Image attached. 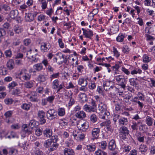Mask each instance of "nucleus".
I'll list each match as a JSON object with an SVG mask.
<instances>
[{
	"label": "nucleus",
	"mask_w": 155,
	"mask_h": 155,
	"mask_svg": "<svg viewBox=\"0 0 155 155\" xmlns=\"http://www.w3.org/2000/svg\"><path fill=\"white\" fill-rule=\"evenodd\" d=\"M44 147L46 148H49L50 151H52L55 150L58 147V144L54 143L52 142V140L48 139L46 140L43 144Z\"/></svg>",
	"instance_id": "1"
},
{
	"label": "nucleus",
	"mask_w": 155,
	"mask_h": 155,
	"mask_svg": "<svg viewBox=\"0 0 155 155\" xmlns=\"http://www.w3.org/2000/svg\"><path fill=\"white\" fill-rule=\"evenodd\" d=\"M114 78L118 84L124 89L126 87L125 84L127 81L124 76L121 74L115 76Z\"/></svg>",
	"instance_id": "2"
},
{
	"label": "nucleus",
	"mask_w": 155,
	"mask_h": 155,
	"mask_svg": "<svg viewBox=\"0 0 155 155\" xmlns=\"http://www.w3.org/2000/svg\"><path fill=\"white\" fill-rule=\"evenodd\" d=\"M46 116L48 120H51L57 119L58 117L57 112L54 109L49 110L47 112Z\"/></svg>",
	"instance_id": "3"
},
{
	"label": "nucleus",
	"mask_w": 155,
	"mask_h": 155,
	"mask_svg": "<svg viewBox=\"0 0 155 155\" xmlns=\"http://www.w3.org/2000/svg\"><path fill=\"white\" fill-rule=\"evenodd\" d=\"M26 71V70L25 69H22L18 74V75H21L20 79L22 81L29 80L31 77V75L29 74L23 72V71L25 72Z\"/></svg>",
	"instance_id": "4"
},
{
	"label": "nucleus",
	"mask_w": 155,
	"mask_h": 155,
	"mask_svg": "<svg viewBox=\"0 0 155 155\" xmlns=\"http://www.w3.org/2000/svg\"><path fill=\"white\" fill-rule=\"evenodd\" d=\"M52 87L53 89H58L57 92L63 88L64 86L63 83L59 84V81L57 79L54 80L52 82Z\"/></svg>",
	"instance_id": "5"
},
{
	"label": "nucleus",
	"mask_w": 155,
	"mask_h": 155,
	"mask_svg": "<svg viewBox=\"0 0 155 155\" xmlns=\"http://www.w3.org/2000/svg\"><path fill=\"white\" fill-rule=\"evenodd\" d=\"M38 116L40 123L43 124L46 122L45 119V113L43 110H39L38 113Z\"/></svg>",
	"instance_id": "6"
},
{
	"label": "nucleus",
	"mask_w": 155,
	"mask_h": 155,
	"mask_svg": "<svg viewBox=\"0 0 155 155\" xmlns=\"http://www.w3.org/2000/svg\"><path fill=\"white\" fill-rule=\"evenodd\" d=\"M120 132V135H123L122 136V138L125 139L126 138V136L129 134V131L127 128L124 126H122L120 127L119 130Z\"/></svg>",
	"instance_id": "7"
},
{
	"label": "nucleus",
	"mask_w": 155,
	"mask_h": 155,
	"mask_svg": "<svg viewBox=\"0 0 155 155\" xmlns=\"http://www.w3.org/2000/svg\"><path fill=\"white\" fill-rule=\"evenodd\" d=\"M32 130H31V129L28 127L26 125L25 126L23 127L21 131V137L23 138L25 137L26 135H29L32 133Z\"/></svg>",
	"instance_id": "8"
},
{
	"label": "nucleus",
	"mask_w": 155,
	"mask_h": 155,
	"mask_svg": "<svg viewBox=\"0 0 155 155\" xmlns=\"http://www.w3.org/2000/svg\"><path fill=\"white\" fill-rule=\"evenodd\" d=\"M49 44V43H47L44 42L41 43L40 49L42 52H45L48 51L50 48Z\"/></svg>",
	"instance_id": "9"
},
{
	"label": "nucleus",
	"mask_w": 155,
	"mask_h": 155,
	"mask_svg": "<svg viewBox=\"0 0 155 155\" xmlns=\"http://www.w3.org/2000/svg\"><path fill=\"white\" fill-rule=\"evenodd\" d=\"M111 83V81H107L104 82L103 83V86L104 89L106 91H108V90L111 91V89H114L117 90L116 87L112 86H110V84Z\"/></svg>",
	"instance_id": "10"
},
{
	"label": "nucleus",
	"mask_w": 155,
	"mask_h": 155,
	"mask_svg": "<svg viewBox=\"0 0 155 155\" xmlns=\"http://www.w3.org/2000/svg\"><path fill=\"white\" fill-rule=\"evenodd\" d=\"M43 134L44 137L47 138H50L52 135V131L50 128H46L43 131Z\"/></svg>",
	"instance_id": "11"
},
{
	"label": "nucleus",
	"mask_w": 155,
	"mask_h": 155,
	"mask_svg": "<svg viewBox=\"0 0 155 155\" xmlns=\"http://www.w3.org/2000/svg\"><path fill=\"white\" fill-rule=\"evenodd\" d=\"M111 122L110 120H107L105 121L101 124V126H105L107 128V129L110 132L113 131V129L111 125H110Z\"/></svg>",
	"instance_id": "12"
},
{
	"label": "nucleus",
	"mask_w": 155,
	"mask_h": 155,
	"mask_svg": "<svg viewBox=\"0 0 155 155\" xmlns=\"http://www.w3.org/2000/svg\"><path fill=\"white\" fill-rule=\"evenodd\" d=\"M98 110L100 111V113H104L107 110V107L106 104L104 103L101 102L98 104Z\"/></svg>",
	"instance_id": "13"
},
{
	"label": "nucleus",
	"mask_w": 155,
	"mask_h": 155,
	"mask_svg": "<svg viewBox=\"0 0 155 155\" xmlns=\"http://www.w3.org/2000/svg\"><path fill=\"white\" fill-rule=\"evenodd\" d=\"M100 132V129L98 128H95L93 129L91 131L92 136L95 139H97L99 136Z\"/></svg>",
	"instance_id": "14"
},
{
	"label": "nucleus",
	"mask_w": 155,
	"mask_h": 155,
	"mask_svg": "<svg viewBox=\"0 0 155 155\" xmlns=\"http://www.w3.org/2000/svg\"><path fill=\"white\" fill-rule=\"evenodd\" d=\"M77 127L80 130H82L83 132H85L88 129L89 127V124L87 122H85L83 124L81 125V126H78V124L77 125Z\"/></svg>",
	"instance_id": "15"
},
{
	"label": "nucleus",
	"mask_w": 155,
	"mask_h": 155,
	"mask_svg": "<svg viewBox=\"0 0 155 155\" xmlns=\"http://www.w3.org/2000/svg\"><path fill=\"white\" fill-rule=\"evenodd\" d=\"M116 145L115 141L114 140H111L108 143V147L110 150L114 151L116 149Z\"/></svg>",
	"instance_id": "16"
},
{
	"label": "nucleus",
	"mask_w": 155,
	"mask_h": 155,
	"mask_svg": "<svg viewBox=\"0 0 155 155\" xmlns=\"http://www.w3.org/2000/svg\"><path fill=\"white\" fill-rule=\"evenodd\" d=\"M84 109L85 111L89 112H94L96 110L94 107L87 104H85L84 105Z\"/></svg>",
	"instance_id": "17"
},
{
	"label": "nucleus",
	"mask_w": 155,
	"mask_h": 155,
	"mask_svg": "<svg viewBox=\"0 0 155 155\" xmlns=\"http://www.w3.org/2000/svg\"><path fill=\"white\" fill-rule=\"evenodd\" d=\"M13 30L15 34H19L21 33L23 31V29L21 26L16 25L13 27Z\"/></svg>",
	"instance_id": "18"
},
{
	"label": "nucleus",
	"mask_w": 155,
	"mask_h": 155,
	"mask_svg": "<svg viewBox=\"0 0 155 155\" xmlns=\"http://www.w3.org/2000/svg\"><path fill=\"white\" fill-rule=\"evenodd\" d=\"M87 78H80L78 81V84L83 87H86L87 85Z\"/></svg>",
	"instance_id": "19"
},
{
	"label": "nucleus",
	"mask_w": 155,
	"mask_h": 155,
	"mask_svg": "<svg viewBox=\"0 0 155 155\" xmlns=\"http://www.w3.org/2000/svg\"><path fill=\"white\" fill-rule=\"evenodd\" d=\"M76 117L80 119H83L86 117L85 113L83 111H80L76 113L75 115Z\"/></svg>",
	"instance_id": "20"
},
{
	"label": "nucleus",
	"mask_w": 155,
	"mask_h": 155,
	"mask_svg": "<svg viewBox=\"0 0 155 155\" xmlns=\"http://www.w3.org/2000/svg\"><path fill=\"white\" fill-rule=\"evenodd\" d=\"M148 150V147L144 144H141L139 146V151L142 154L145 153Z\"/></svg>",
	"instance_id": "21"
},
{
	"label": "nucleus",
	"mask_w": 155,
	"mask_h": 155,
	"mask_svg": "<svg viewBox=\"0 0 155 155\" xmlns=\"http://www.w3.org/2000/svg\"><path fill=\"white\" fill-rule=\"evenodd\" d=\"M64 155H74L75 153L72 149L65 148L64 151Z\"/></svg>",
	"instance_id": "22"
},
{
	"label": "nucleus",
	"mask_w": 155,
	"mask_h": 155,
	"mask_svg": "<svg viewBox=\"0 0 155 155\" xmlns=\"http://www.w3.org/2000/svg\"><path fill=\"white\" fill-rule=\"evenodd\" d=\"M6 66L8 68L11 70L13 69L15 66V63L14 61L12 59H10L7 62Z\"/></svg>",
	"instance_id": "23"
},
{
	"label": "nucleus",
	"mask_w": 155,
	"mask_h": 155,
	"mask_svg": "<svg viewBox=\"0 0 155 155\" xmlns=\"http://www.w3.org/2000/svg\"><path fill=\"white\" fill-rule=\"evenodd\" d=\"M110 115V113L107 110L106 111L104 112V113L100 114L99 117L100 118L103 119L107 120L108 118V116Z\"/></svg>",
	"instance_id": "24"
},
{
	"label": "nucleus",
	"mask_w": 155,
	"mask_h": 155,
	"mask_svg": "<svg viewBox=\"0 0 155 155\" xmlns=\"http://www.w3.org/2000/svg\"><path fill=\"white\" fill-rule=\"evenodd\" d=\"M128 120L127 118L121 117L119 120V123L120 125H127L128 124Z\"/></svg>",
	"instance_id": "25"
},
{
	"label": "nucleus",
	"mask_w": 155,
	"mask_h": 155,
	"mask_svg": "<svg viewBox=\"0 0 155 155\" xmlns=\"http://www.w3.org/2000/svg\"><path fill=\"white\" fill-rule=\"evenodd\" d=\"M25 18L26 21H31L34 19L33 15L31 13H26Z\"/></svg>",
	"instance_id": "26"
},
{
	"label": "nucleus",
	"mask_w": 155,
	"mask_h": 155,
	"mask_svg": "<svg viewBox=\"0 0 155 155\" xmlns=\"http://www.w3.org/2000/svg\"><path fill=\"white\" fill-rule=\"evenodd\" d=\"M43 68L42 63H38L33 66V68L36 71H39L41 70Z\"/></svg>",
	"instance_id": "27"
},
{
	"label": "nucleus",
	"mask_w": 155,
	"mask_h": 155,
	"mask_svg": "<svg viewBox=\"0 0 155 155\" xmlns=\"http://www.w3.org/2000/svg\"><path fill=\"white\" fill-rule=\"evenodd\" d=\"M86 38L91 39V37L93 35L92 31L90 29H87L85 33L84 34Z\"/></svg>",
	"instance_id": "28"
},
{
	"label": "nucleus",
	"mask_w": 155,
	"mask_h": 155,
	"mask_svg": "<svg viewBox=\"0 0 155 155\" xmlns=\"http://www.w3.org/2000/svg\"><path fill=\"white\" fill-rule=\"evenodd\" d=\"M18 14V12L17 10H12L9 14L10 17L12 18H14L16 17Z\"/></svg>",
	"instance_id": "29"
},
{
	"label": "nucleus",
	"mask_w": 155,
	"mask_h": 155,
	"mask_svg": "<svg viewBox=\"0 0 155 155\" xmlns=\"http://www.w3.org/2000/svg\"><path fill=\"white\" fill-rule=\"evenodd\" d=\"M57 114L59 116L62 117L64 116L65 114V110L64 108H59L58 110Z\"/></svg>",
	"instance_id": "30"
},
{
	"label": "nucleus",
	"mask_w": 155,
	"mask_h": 155,
	"mask_svg": "<svg viewBox=\"0 0 155 155\" xmlns=\"http://www.w3.org/2000/svg\"><path fill=\"white\" fill-rule=\"evenodd\" d=\"M2 12H9L11 10V8L10 6L7 4H3L2 5Z\"/></svg>",
	"instance_id": "31"
},
{
	"label": "nucleus",
	"mask_w": 155,
	"mask_h": 155,
	"mask_svg": "<svg viewBox=\"0 0 155 155\" xmlns=\"http://www.w3.org/2000/svg\"><path fill=\"white\" fill-rule=\"evenodd\" d=\"M86 147L87 150L90 152L94 151L96 149L95 146L93 144L88 145Z\"/></svg>",
	"instance_id": "32"
},
{
	"label": "nucleus",
	"mask_w": 155,
	"mask_h": 155,
	"mask_svg": "<svg viewBox=\"0 0 155 155\" xmlns=\"http://www.w3.org/2000/svg\"><path fill=\"white\" fill-rule=\"evenodd\" d=\"M153 122V119L150 116H147L146 118V122L148 126L152 125Z\"/></svg>",
	"instance_id": "33"
},
{
	"label": "nucleus",
	"mask_w": 155,
	"mask_h": 155,
	"mask_svg": "<svg viewBox=\"0 0 155 155\" xmlns=\"http://www.w3.org/2000/svg\"><path fill=\"white\" fill-rule=\"evenodd\" d=\"M81 100L83 102L86 101L87 99L86 94L84 93H80L78 95Z\"/></svg>",
	"instance_id": "34"
},
{
	"label": "nucleus",
	"mask_w": 155,
	"mask_h": 155,
	"mask_svg": "<svg viewBox=\"0 0 155 155\" xmlns=\"http://www.w3.org/2000/svg\"><path fill=\"white\" fill-rule=\"evenodd\" d=\"M34 82L32 81H30L26 82L24 84L25 87L27 88H31L33 86Z\"/></svg>",
	"instance_id": "35"
},
{
	"label": "nucleus",
	"mask_w": 155,
	"mask_h": 155,
	"mask_svg": "<svg viewBox=\"0 0 155 155\" xmlns=\"http://www.w3.org/2000/svg\"><path fill=\"white\" fill-rule=\"evenodd\" d=\"M8 73L6 68L4 66H1L0 67V74L2 75H5Z\"/></svg>",
	"instance_id": "36"
},
{
	"label": "nucleus",
	"mask_w": 155,
	"mask_h": 155,
	"mask_svg": "<svg viewBox=\"0 0 155 155\" xmlns=\"http://www.w3.org/2000/svg\"><path fill=\"white\" fill-rule=\"evenodd\" d=\"M21 42L20 40L17 38H14L12 43V45L14 46L19 45Z\"/></svg>",
	"instance_id": "37"
},
{
	"label": "nucleus",
	"mask_w": 155,
	"mask_h": 155,
	"mask_svg": "<svg viewBox=\"0 0 155 155\" xmlns=\"http://www.w3.org/2000/svg\"><path fill=\"white\" fill-rule=\"evenodd\" d=\"M39 55L38 54H36L34 55H32L31 56H29L28 58L32 60V61L34 62H37L38 61L39 58L38 57Z\"/></svg>",
	"instance_id": "38"
},
{
	"label": "nucleus",
	"mask_w": 155,
	"mask_h": 155,
	"mask_svg": "<svg viewBox=\"0 0 155 155\" xmlns=\"http://www.w3.org/2000/svg\"><path fill=\"white\" fill-rule=\"evenodd\" d=\"M142 73V70L139 69L135 68L134 69L132 70L130 72V73L132 75L136 74L138 73L141 74Z\"/></svg>",
	"instance_id": "39"
},
{
	"label": "nucleus",
	"mask_w": 155,
	"mask_h": 155,
	"mask_svg": "<svg viewBox=\"0 0 155 155\" xmlns=\"http://www.w3.org/2000/svg\"><path fill=\"white\" fill-rule=\"evenodd\" d=\"M125 38V36L122 34H119L116 38V40L118 42H122L124 40V38Z\"/></svg>",
	"instance_id": "40"
},
{
	"label": "nucleus",
	"mask_w": 155,
	"mask_h": 155,
	"mask_svg": "<svg viewBox=\"0 0 155 155\" xmlns=\"http://www.w3.org/2000/svg\"><path fill=\"white\" fill-rule=\"evenodd\" d=\"M18 150L14 148H11L8 151L9 155H16L18 153Z\"/></svg>",
	"instance_id": "41"
},
{
	"label": "nucleus",
	"mask_w": 155,
	"mask_h": 155,
	"mask_svg": "<svg viewBox=\"0 0 155 155\" xmlns=\"http://www.w3.org/2000/svg\"><path fill=\"white\" fill-rule=\"evenodd\" d=\"M60 74V73L59 72H58L57 73H53L49 77L50 79V81H51L53 79L58 78Z\"/></svg>",
	"instance_id": "42"
},
{
	"label": "nucleus",
	"mask_w": 155,
	"mask_h": 155,
	"mask_svg": "<svg viewBox=\"0 0 155 155\" xmlns=\"http://www.w3.org/2000/svg\"><path fill=\"white\" fill-rule=\"evenodd\" d=\"M18 85L17 83L15 81H12L9 83L8 85V87L10 89H12L13 88Z\"/></svg>",
	"instance_id": "43"
},
{
	"label": "nucleus",
	"mask_w": 155,
	"mask_h": 155,
	"mask_svg": "<svg viewBox=\"0 0 155 155\" xmlns=\"http://www.w3.org/2000/svg\"><path fill=\"white\" fill-rule=\"evenodd\" d=\"M21 93V91L20 89L18 88H16L13 90L12 94L13 95L18 96Z\"/></svg>",
	"instance_id": "44"
},
{
	"label": "nucleus",
	"mask_w": 155,
	"mask_h": 155,
	"mask_svg": "<svg viewBox=\"0 0 155 155\" xmlns=\"http://www.w3.org/2000/svg\"><path fill=\"white\" fill-rule=\"evenodd\" d=\"M95 155H107V153L103 151L100 150H98L96 151L95 152Z\"/></svg>",
	"instance_id": "45"
},
{
	"label": "nucleus",
	"mask_w": 155,
	"mask_h": 155,
	"mask_svg": "<svg viewBox=\"0 0 155 155\" xmlns=\"http://www.w3.org/2000/svg\"><path fill=\"white\" fill-rule=\"evenodd\" d=\"M90 119L91 122L94 123L97 121V117L95 114H92L91 116Z\"/></svg>",
	"instance_id": "46"
},
{
	"label": "nucleus",
	"mask_w": 155,
	"mask_h": 155,
	"mask_svg": "<svg viewBox=\"0 0 155 155\" xmlns=\"http://www.w3.org/2000/svg\"><path fill=\"white\" fill-rule=\"evenodd\" d=\"M48 18V17H46V16L44 15L43 14H41L38 16V20L39 21H41L42 20L47 19Z\"/></svg>",
	"instance_id": "47"
},
{
	"label": "nucleus",
	"mask_w": 155,
	"mask_h": 155,
	"mask_svg": "<svg viewBox=\"0 0 155 155\" xmlns=\"http://www.w3.org/2000/svg\"><path fill=\"white\" fill-rule=\"evenodd\" d=\"M30 107V105L29 104L24 103L21 106V108L25 110H28Z\"/></svg>",
	"instance_id": "48"
},
{
	"label": "nucleus",
	"mask_w": 155,
	"mask_h": 155,
	"mask_svg": "<svg viewBox=\"0 0 155 155\" xmlns=\"http://www.w3.org/2000/svg\"><path fill=\"white\" fill-rule=\"evenodd\" d=\"M36 122L34 120H31L30 121L29 125L31 127V129L36 126Z\"/></svg>",
	"instance_id": "49"
},
{
	"label": "nucleus",
	"mask_w": 155,
	"mask_h": 155,
	"mask_svg": "<svg viewBox=\"0 0 155 155\" xmlns=\"http://www.w3.org/2000/svg\"><path fill=\"white\" fill-rule=\"evenodd\" d=\"M137 95L138 99L139 98V99L141 101H144V96L143 94L142 93H141L140 92H138V93Z\"/></svg>",
	"instance_id": "50"
},
{
	"label": "nucleus",
	"mask_w": 155,
	"mask_h": 155,
	"mask_svg": "<svg viewBox=\"0 0 155 155\" xmlns=\"http://www.w3.org/2000/svg\"><path fill=\"white\" fill-rule=\"evenodd\" d=\"M85 134L83 133L79 134L77 140L80 141H83L85 138Z\"/></svg>",
	"instance_id": "51"
},
{
	"label": "nucleus",
	"mask_w": 155,
	"mask_h": 155,
	"mask_svg": "<svg viewBox=\"0 0 155 155\" xmlns=\"http://www.w3.org/2000/svg\"><path fill=\"white\" fill-rule=\"evenodd\" d=\"M113 52L114 54V55L117 58H118L120 55L117 49L113 47Z\"/></svg>",
	"instance_id": "52"
},
{
	"label": "nucleus",
	"mask_w": 155,
	"mask_h": 155,
	"mask_svg": "<svg viewBox=\"0 0 155 155\" xmlns=\"http://www.w3.org/2000/svg\"><path fill=\"white\" fill-rule=\"evenodd\" d=\"M100 143L101 144V147L102 149L105 150L106 149L107 146V143L106 141H101Z\"/></svg>",
	"instance_id": "53"
},
{
	"label": "nucleus",
	"mask_w": 155,
	"mask_h": 155,
	"mask_svg": "<svg viewBox=\"0 0 155 155\" xmlns=\"http://www.w3.org/2000/svg\"><path fill=\"white\" fill-rule=\"evenodd\" d=\"M55 96L53 95H51L46 98L48 102L50 103H52L54 99Z\"/></svg>",
	"instance_id": "54"
},
{
	"label": "nucleus",
	"mask_w": 155,
	"mask_h": 155,
	"mask_svg": "<svg viewBox=\"0 0 155 155\" xmlns=\"http://www.w3.org/2000/svg\"><path fill=\"white\" fill-rule=\"evenodd\" d=\"M38 80L41 82H44L46 80V77L44 75H39Z\"/></svg>",
	"instance_id": "55"
},
{
	"label": "nucleus",
	"mask_w": 155,
	"mask_h": 155,
	"mask_svg": "<svg viewBox=\"0 0 155 155\" xmlns=\"http://www.w3.org/2000/svg\"><path fill=\"white\" fill-rule=\"evenodd\" d=\"M49 139L52 140V142L54 143H57L56 142L58 141V138L57 136L54 135L51 137V138Z\"/></svg>",
	"instance_id": "56"
},
{
	"label": "nucleus",
	"mask_w": 155,
	"mask_h": 155,
	"mask_svg": "<svg viewBox=\"0 0 155 155\" xmlns=\"http://www.w3.org/2000/svg\"><path fill=\"white\" fill-rule=\"evenodd\" d=\"M129 49L128 46L126 45L124 46L122 48V51L124 53L128 54L129 52Z\"/></svg>",
	"instance_id": "57"
},
{
	"label": "nucleus",
	"mask_w": 155,
	"mask_h": 155,
	"mask_svg": "<svg viewBox=\"0 0 155 155\" xmlns=\"http://www.w3.org/2000/svg\"><path fill=\"white\" fill-rule=\"evenodd\" d=\"M132 125L131 126V128L134 130H137V124L135 122L133 121Z\"/></svg>",
	"instance_id": "58"
},
{
	"label": "nucleus",
	"mask_w": 155,
	"mask_h": 155,
	"mask_svg": "<svg viewBox=\"0 0 155 155\" xmlns=\"http://www.w3.org/2000/svg\"><path fill=\"white\" fill-rule=\"evenodd\" d=\"M6 34V31L2 28H0V37L2 38Z\"/></svg>",
	"instance_id": "59"
},
{
	"label": "nucleus",
	"mask_w": 155,
	"mask_h": 155,
	"mask_svg": "<svg viewBox=\"0 0 155 155\" xmlns=\"http://www.w3.org/2000/svg\"><path fill=\"white\" fill-rule=\"evenodd\" d=\"M5 54L6 57L7 58H10L12 56V51L10 50L5 51Z\"/></svg>",
	"instance_id": "60"
},
{
	"label": "nucleus",
	"mask_w": 155,
	"mask_h": 155,
	"mask_svg": "<svg viewBox=\"0 0 155 155\" xmlns=\"http://www.w3.org/2000/svg\"><path fill=\"white\" fill-rule=\"evenodd\" d=\"M4 101L5 103L8 105L11 104L13 102V100L11 98H6L5 100Z\"/></svg>",
	"instance_id": "61"
},
{
	"label": "nucleus",
	"mask_w": 155,
	"mask_h": 155,
	"mask_svg": "<svg viewBox=\"0 0 155 155\" xmlns=\"http://www.w3.org/2000/svg\"><path fill=\"white\" fill-rule=\"evenodd\" d=\"M12 111L11 110H9L6 112L4 114L6 118L10 117L12 114Z\"/></svg>",
	"instance_id": "62"
},
{
	"label": "nucleus",
	"mask_w": 155,
	"mask_h": 155,
	"mask_svg": "<svg viewBox=\"0 0 155 155\" xmlns=\"http://www.w3.org/2000/svg\"><path fill=\"white\" fill-rule=\"evenodd\" d=\"M129 82L131 85L135 86L136 85V81L134 78H130L129 80Z\"/></svg>",
	"instance_id": "63"
},
{
	"label": "nucleus",
	"mask_w": 155,
	"mask_h": 155,
	"mask_svg": "<svg viewBox=\"0 0 155 155\" xmlns=\"http://www.w3.org/2000/svg\"><path fill=\"white\" fill-rule=\"evenodd\" d=\"M69 99V101L68 103V106L70 107L72 106L75 103V101L72 98Z\"/></svg>",
	"instance_id": "64"
}]
</instances>
